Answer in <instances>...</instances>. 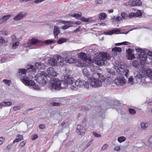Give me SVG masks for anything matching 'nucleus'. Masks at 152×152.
Masks as SVG:
<instances>
[{"instance_id": "f257e3e1", "label": "nucleus", "mask_w": 152, "mask_h": 152, "mask_svg": "<svg viewBox=\"0 0 152 152\" xmlns=\"http://www.w3.org/2000/svg\"><path fill=\"white\" fill-rule=\"evenodd\" d=\"M105 80V77L102 74L97 72H95L93 74L92 76L89 77V83L87 81L78 79L76 81L74 84H72L71 86V89L75 90L76 89L77 87L82 86L88 88L89 84L95 88L99 87L102 86V83Z\"/></svg>"}, {"instance_id": "f03ea898", "label": "nucleus", "mask_w": 152, "mask_h": 152, "mask_svg": "<svg viewBox=\"0 0 152 152\" xmlns=\"http://www.w3.org/2000/svg\"><path fill=\"white\" fill-rule=\"evenodd\" d=\"M95 56L93 60L91 58L84 60H79L76 64L79 67L91 66L92 63H94L99 66L106 65L107 63V60H110L111 56L107 53L104 52L97 53L95 54Z\"/></svg>"}, {"instance_id": "7ed1b4c3", "label": "nucleus", "mask_w": 152, "mask_h": 152, "mask_svg": "<svg viewBox=\"0 0 152 152\" xmlns=\"http://www.w3.org/2000/svg\"><path fill=\"white\" fill-rule=\"evenodd\" d=\"M36 71L34 66L30 65V67L26 70L23 69H19L20 74L21 76V81L26 86H33V88L36 90L40 89V87L37 85H35V83L32 80L33 78L32 74Z\"/></svg>"}, {"instance_id": "20e7f679", "label": "nucleus", "mask_w": 152, "mask_h": 152, "mask_svg": "<svg viewBox=\"0 0 152 152\" xmlns=\"http://www.w3.org/2000/svg\"><path fill=\"white\" fill-rule=\"evenodd\" d=\"M66 85L64 81L55 79L51 81L50 87L52 90H60L66 88Z\"/></svg>"}, {"instance_id": "39448f33", "label": "nucleus", "mask_w": 152, "mask_h": 152, "mask_svg": "<svg viewBox=\"0 0 152 152\" xmlns=\"http://www.w3.org/2000/svg\"><path fill=\"white\" fill-rule=\"evenodd\" d=\"M113 68L117 73L122 75H124L126 77H127L129 70L126 65L121 63L118 65H115Z\"/></svg>"}, {"instance_id": "423d86ee", "label": "nucleus", "mask_w": 152, "mask_h": 152, "mask_svg": "<svg viewBox=\"0 0 152 152\" xmlns=\"http://www.w3.org/2000/svg\"><path fill=\"white\" fill-rule=\"evenodd\" d=\"M36 81L41 86H44L48 83V79L45 73L41 72L37 74L34 77Z\"/></svg>"}, {"instance_id": "0eeeda50", "label": "nucleus", "mask_w": 152, "mask_h": 152, "mask_svg": "<svg viewBox=\"0 0 152 152\" xmlns=\"http://www.w3.org/2000/svg\"><path fill=\"white\" fill-rule=\"evenodd\" d=\"M135 50L139 55V58L140 61H144L147 59V56L146 54L145 53L144 49L140 48H137L135 49Z\"/></svg>"}, {"instance_id": "6e6552de", "label": "nucleus", "mask_w": 152, "mask_h": 152, "mask_svg": "<svg viewBox=\"0 0 152 152\" xmlns=\"http://www.w3.org/2000/svg\"><path fill=\"white\" fill-rule=\"evenodd\" d=\"M40 43V41L38 39L33 38L29 39L27 42L24 45L25 47L31 48L33 45H35Z\"/></svg>"}, {"instance_id": "1a4fd4ad", "label": "nucleus", "mask_w": 152, "mask_h": 152, "mask_svg": "<svg viewBox=\"0 0 152 152\" xmlns=\"http://www.w3.org/2000/svg\"><path fill=\"white\" fill-rule=\"evenodd\" d=\"M64 80L62 81L66 84V88L69 84H71L70 86V88H71V86H72V84H74V83H73L74 82V78L70 77V76L68 75H66L64 76Z\"/></svg>"}, {"instance_id": "9d476101", "label": "nucleus", "mask_w": 152, "mask_h": 152, "mask_svg": "<svg viewBox=\"0 0 152 152\" xmlns=\"http://www.w3.org/2000/svg\"><path fill=\"white\" fill-rule=\"evenodd\" d=\"M126 4V5L131 7L140 6L142 4L140 0H130Z\"/></svg>"}, {"instance_id": "9b49d317", "label": "nucleus", "mask_w": 152, "mask_h": 152, "mask_svg": "<svg viewBox=\"0 0 152 152\" xmlns=\"http://www.w3.org/2000/svg\"><path fill=\"white\" fill-rule=\"evenodd\" d=\"M47 74L46 75L48 76V77H55L57 76V73L53 68L52 67H49L48 68L47 70Z\"/></svg>"}, {"instance_id": "f8f14e48", "label": "nucleus", "mask_w": 152, "mask_h": 152, "mask_svg": "<svg viewBox=\"0 0 152 152\" xmlns=\"http://www.w3.org/2000/svg\"><path fill=\"white\" fill-rule=\"evenodd\" d=\"M57 59L56 55L53 58L48 59L47 62H46V63L48 65L51 66H57L58 61H57Z\"/></svg>"}, {"instance_id": "ddd939ff", "label": "nucleus", "mask_w": 152, "mask_h": 152, "mask_svg": "<svg viewBox=\"0 0 152 152\" xmlns=\"http://www.w3.org/2000/svg\"><path fill=\"white\" fill-rule=\"evenodd\" d=\"M114 82L117 85L121 86L125 83L126 81L123 77H121L115 79Z\"/></svg>"}, {"instance_id": "4468645a", "label": "nucleus", "mask_w": 152, "mask_h": 152, "mask_svg": "<svg viewBox=\"0 0 152 152\" xmlns=\"http://www.w3.org/2000/svg\"><path fill=\"white\" fill-rule=\"evenodd\" d=\"M26 12H21L13 18L14 20L18 21L25 17L26 15Z\"/></svg>"}, {"instance_id": "2eb2a0df", "label": "nucleus", "mask_w": 152, "mask_h": 152, "mask_svg": "<svg viewBox=\"0 0 152 152\" xmlns=\"http://www.w3.org/2000/svg\"><path fill=\"white\" fill-rule=\"evenodd\" d=\"M59 22L65 24L61 27V28L64 29H66L69 27L72 26L73 23L72 21H64L61 20L59 21Z\"/></svg>"}, {"instance_id": "dca6fc26", "label": "nucleus", "mask_w": 152, "mask_h": 152, "mask_svg": "<svg viewBox=\"0 0 152 152\" xmlns=\"http://www.w3.org/2000/svg\"><path fill=\"white\" fill-rule=\"evenodd\" d=\"M120 31V30L118 28H115L113 30L104 32V34L106 35H111L113 34H118Z\"/></svg>"}, {"instance_id": "f3484780", "label": "nucleus", "mask_w": 152, "mask_h": 152, "mask_svg": "<svg viewBox=\"0 0 152 152\" xmlns=\"http://www.w3.org/2000/svg\"><path fill=\"white\" fill-rule=\"evenodd\" d=\"M76 131L78 134L81 135H83L85 134V130L84 127L80 125L77 126Z\"/></svg>"}, {"instance_id": "a211bd4d", "label": "nucleus", "mask_w": 152, "mask_h": 152, "mask_svg": "<svg viewBox=\"0 0 152 152\" xmlns=\"http://www.w3.org/2000/svg\"><path fill=\"white\" fill-rule=\"evenodd\" d=\"M12 37L13 43L12 48L13 49H15L18 46L19 42L17 40V39L16 38L15 36L12 35Z\"/></svg>"}, {"instance_id": "6ab92c4d", "label": "nucleus", "mask_w": 152, "mask_h": 152, "mask_svg": "<svg viewBox=\"0 0 152 152\" xmlns=\"http://www.w3.org/2000/svg\"><path fill=\"white\" fill-rule=\"evenodd\" d=\"M12 103L11 102H3L0 103V109H2L3 107H8L12 105Z\"/></svg>"}, {"instance_id": "aec40b11", "label": "nucleus", "mask_w": 152, "mask_h": 152, "mask_svg": "<svg viewBox=\"0 0 152 152\" xmlns=\"http://www.w3.org/2000/svg\"><path fill=\"white\" fill-rule=\"evenodd\" d=\"M57 60L58 61L57 65H61L64 64V58L60 56L57 55Z\"/></svg>"}, {"instance_id": "412c9836", "label": "nucleus", "mask_w": 152, "mask_h": 152, "mask_svg": "<svg viewBox=\"0 0 152 152\" xmlns=\"http://www.w3.org/2000/svg\"><path fill=\"white\" fill-rule=\"evenodd\" d=\"M35 66L37 68L43 69L45 68L46 65L43 63H41L40 62H36L35 64Z\"/></svg>"}, {"instance_id": "4be33fe9", "label": "nucleus", "mask_w": 152, "mask_h": 152, "mask_svg": "<svg viewBox=\"0 0 152 152\" xmlns=\"http://www.w3.org/2000/svg\"><path fill=\"white\" fill-rule=\"evenodd\" d=\"M148 123L145 121H142L140 124V129L142 130H145L148 126Z\"/></svg>"}, {"instance_id": "5701e85b", "label": "nucleus", "mask_w": 152, "mask_h": 152, "mask_svg": "<svg viewBox=\"0 0 152 152\" xmlns=\"http://www.w3.org/2000/svg\"><path fill=\"white\" fill-rule=\"evenodd\" d=\"M60 33V31L59 27L56 26H55L53 30V34L55 37L56 38L57 37Z\"/></svg>"}, {"instance_id": "b1692460", "label": "nucleus", "mask_w": 152, "mask_h": 152, "mask_svg": "<svg viewBox=\"0 0 152 152\" xmlns=\"http://www.w3.org/2000/svg\"><path fill=\"white\" fill-rule=\"evenodd\" d=\"M16 137L17 138L13 141V143L19 142L23 139V136L21 135L18 134L16 136Z\"/></svg>"}, {"instance_id": "393cba45", "label": "nucleus", "mask_w": 152, "mask_h": 152, "mask_svg": "<svg viewBox=\"0 0 152 152\" xmlns=\"http://www.w3.org/2000/svg\"><path fill=\"white\" fill-rule=\"evenodd\" d=\"M65 59L66 61L69 63H73L76 62V60L72 57H66Z\"/></svg>"}, {"instance_id": "a878e982", "label": "nucleus", "mask_w": 152, "mask_h": 152, "mask_svg": "<svg viewBox=\"0 0 152 152\" xmlns=\"http://www.w3.org/2000/svg\"><path fill=\"white\" fill-rule=\"evenodd\" d=\"M78 56H79V57L81 59H83L85 60L88 59V58H90L87 57L86 54L83 52L80 53Z\"/></svg>"}, {"instance_id": "bb28decb", "label": "nucleus", "mask_w": 152, "mask_h": 152, "mask_svg": "<svg viewBox=\"0 0 152 152\" xmlns=\"http://www.w3.org/2000/svg\"><path fill=\"white\" fill-rule=\"evenodd\" d=\"M107 16V14L104 13H101L99 15V19L101 20H104Z\"/></svg>"}, {"instance_id": "cd10ccee", "label": "nucleus", "mask_w": 152, "mask_h": 152, "mask_svg": "<svg viewBox=\"0 0 152 152\" xmlns=\"http://www.w3.org/2000/svg\"><path fill=\"white\" fill-rule=\"evenodd\" d=\"M122 49L120 47H115L112 49V51L113 53L116 52H121L122 51Z\"/></svg>"}, {"instance_id": "c85d7f7f", "label": "nucleus", "mask_w": 152, "mask_h": 152, "mask_svg": "<svg viewBox=\"0 0 152 152\" xmlns=\"http://www.w3.org/2000/svg\"><path fill=\"white\" fill-rule=\"evenodd\" d=\"M146 73L147 75L151 79L152 78V69H148L146 70Z\"/></svg>"}, {"instance_id": "c756f323", "label": "nucleus", "mask_w": 152, "mask_h": 152, "mask_svg": "<svg viewBox=\"0 0 152 152\" xmlns=\"http://www.w3.org/2000/svg\"><path fill=\"white\" fill-rule=\"evenodd\" d=\"M11 17V15H4L3 16L2 18L3 20V21L4 23L6 22L7 20L10 18Z\"/></svg>"}, {"instance_id": "7c9ffc66", "label": "nucleus", "mask_w": 152, "mask_h": 152, "mask_svg": "<svg viewBox=\"0 0 152 152\" xmlns=\"http://www.w3.org/2000/svg\"><path fill=\"white\" fill-rule=\"evenodd\" d=\"M80 20L82 21L86 22H89L92 21V19L91 18H85L83 17L81 18Z\"/></svg>"}, {"instance_id": "2f4dec72", "label": "nucleus", "mask_w": 152, "mask_h": 152, "mask_svg": "<svg viewBox=\"0 0 152 152\" xmlns=\"http://www.w3.org/2000/svg\"><path fill=\"white\" fill-rule=\"evenodd\" d=\"M67 40V39L66 38H61L58 40L57 42L58 44H61L65 42Z\"/></svg>"}, {"instance_id": "473e14b6", "label": "nucleus", "mask_w": 152, "mask_h": 152, "mask_svg": "<svg viewBox=\"0 0 152 152\" xmlns=\"http://www.w3.org/2000/svg\"><path fill=\"white\" fill-rule=\"evenodd\" d=\"M135 79H136V81L137 83L141 82L142 76L140 75L137 74L136 76H135Z\"/></svg>"}, {"instance_id": "72a5a7b5", "label": "nucleus", "mask_w": 152, "mask_h": 152, "mask_svg": "<svg viewBox=\"0 0 152 152\" xmlns=\"http://www.w3.org/2000/svg\"><path fill=\"white\" fill-rule=\"evenodd\" d=\"M126 140V138L124 136H121L119 137L117 139L118 141L120 142H122Z\"/></svg>"}, {"instance_id": "f704fd0d", "label": "nucleus", "mask_w": 152, "mask_h": 152, "mask_svg": "<svg viewBox=\"0 0 152 152\" xmlns=\"http://www.w3.org/2000/svg\"><path fill=\"white\" fill-rule=\"evenodd\" d=\"M122 20V19L120 16H118L113 19V22L115 23H118Z\"/></svg>"}, {"instance_id": "c9c22d12", "label": "nucleus", "mask_w": 152, "mask_h": 152, "mask_svg": "<svg viewBox=\"0 0 152 152\" xmlns=\"http://www.w3.org/2000/svg\"><path fill=\"white\" fill-rule=\"evenodd\" d=\"M42 42H44L47 44H50L53 43L55 42V40L53 39H48L45 40L44 41H42Z\"/></svg>"}, {"instance_id": "e433bc0d", "label": "nucleus", "mask_w": 152, "mask_h": 152, "mask_svg": "<svg viewBox=\"0 0 152 152\" xmlns=\"http://www.w3.org/2000/svg\"><path fill=\"white\" fill-rule=\"evenodd\" d=\"M23 107V105L20 104L18 105H17L14 107H13V110L15 111L18 110H20Z\"/></svg>"}, {"instance_id": "4c0bfd02", "label": "nucleus", "mask_w": 152, "mask_h": 152, "mask_svg": "<svg viewBox=\"0 0 152 152\" xmlns=\"http://www.w3.org/2000/svg\"><path fill=\"white\" fill-rule=\"evenodd\" d=\"M121 16L124 19H127L128 18V15L127 14L124 12H121Z\"/></svg>"}, {"instance_id": "58836bf2", "label": "nucleus", "mask_w": 152, "mask_h": 152, "mask_svg": "<svg viewBox=\"0 0 152 152\" xmlns=\"http://www.w3.org/2000/svg\"><path fill=\"white\" fill-rule=\"evenodd\" d=\"M128 83L131 85H133L134 83L133 78L132 76H131L129 78Z\"/></svg>"}, {"instance_id": "ea45409f", "label": "nucleus", "mask_w": 152, "mask_h": 152, "mask_svg": "<svg viewBox=\"0 0 152 152\" xmlns=\"http://www.w3.org/2000/svg\"><path fill=\"white\" fill-rule=\"evenodd\" d=\"M83 73L84 75L86 76H88L89 75V72L86 69L84 68L83 69Z\"/></svg>"}, {"instance_id": "a19ab883", "label": "nucleus", "mask_w": 152, "mask_h": 152, "mask_svg": "<svg viewBox=\"0 0 152 152\" xmlns=\"http://www.w3.org/2000/svg\"><path fill=\"white\" fill-rule=\"evenodd\" d=\"M127 57L128 59L132 60L134 58L135 56L134 54L132 53L127 55Z\"/></svg>"}, {"instance_id": "79ce46f5", "label": "nucleus", "mask_w": 152, "mask_h": 152, "mask_svg": "<svg viewBox=\"0 0 152 152\" xmlns=\"http://www.w3.org/2000/svg\"><path fill=\"white\" fill-rule=\"evenodd\" d=\"M81 13H80L79 14H75L72 15V16L73 17H74L76 18H79L81 17Z\"/></svg>"}, {"instance_id": "37998d69", "label": "nucleus", "mask_w": 152, "mask_h": 152, "mask_svg": "<svg viewBox=\"0 0 152 152\" xmlns=\"http://www.w3.org/2000/svg\"><path fill=\"white\" fill-rule=\"evenodd\" d=\"M121 148L120 147V145L115 146L113 148L114 151L119 152L121 150Z\"/></svg>"}, {"instance_id": "c03bdc74", "label": "nucleus", "mask_w": 152, "mask_h": 152, "mask_svg": "<svg viewBox=\"0 0 152 152\" xmlns=\"http://www.w3.org/2000/svg\"><path fill=\"white\" fill-rule=\"evenodd\" d=\"M129 113L132 115H134L136 113V111L133 109L129 108Z\"/></svg>"}, {"instance_id": "a18cd8bd", "label": "nucleus", "mask_w": 152, "mask_h": 152, "mask_svg": "<svg viewBox=\"0 0 152 152\" xmlns=\"http://www.w3.org/2000/svg\"><path fill=\"white\" fill-rule=\"evenodd\" d=\"M3 82L4 84L7 85L8 86H9L11 83V81L10 80L4 79L3 80Z\"/></svg>"}, {"instance_id": "49530a36", "label": "nucleus", "mask_w": 152, "mask_h": 152, "mask_svg": "<svg viewBox=\"0 0 152 152\" xmlns=\"http://www.w3.org/2000/svg\"><path fill=\"white\" fill-rule=\"evenodd\" d=\"M136 16V14L132 12L130 13L128 15V18L129 19L133 17H135Z\"/></svg>"}, {"instance_id": "de8ad7c7", "label": "nucleus", "mask_w": 152, "mask_h": 152, "mask_svg": "<svg viewBox=\"0 0 152 152\" xmlns=\"http://www.w3.org/2000/svg\"><path fill=\"white\" fill-rule=\"evenodd\" d=\"M136 17H140L141 16L142 14V12L140 10H138L136 13Z\"/></svg>"}, {"instance_id": "09e8293b", "label": "nucleus", "mask_w": 152, "mask_h": 152, "mask_svg": "<svg viewBox=\"0 0 152 152\" xmlns=\"http://www.w3.org/2000/svg\"><path fill=\"white\" fill-rule=\"evenodd\" d=\"M132 64L133 66L136 67L139 65V62L137 60H134L132 62Z\"/></svg>"}, {"instance_id": "8fccbe9b", "label": "nucleus", "mask_w": 152, "mask_h": 152, "mask_svg": "<svg viewBox=\"0 0 152 152\" xmlns=\"http://www.w3.org/2000/svg\"><path fill=\"white\" fill-rule=\"evenodd\" d=\"M60 104L58 102H52L50 103L51 105L54 106H59Z\"/></svg>"}, {"instance_id": "3c124183", "label": "nucleus", "mask_w": 152, "mask_h": 152, "mask_svg": "<svg viewBox=\"0 0 152 152\" xmlns=\"http://www.w3.org/2000/svg\"><path fill=\"white\" fill-rule=\"evenodd\" d=\"M108 145L107 144H105L102 147L101 149L102 151H104L108 147Z\"/></svg>"}, {"instance_id": "603ef678", "label": "nucleus", "mask_w": 152, "mask_h": 152, "mask_svg": "<svg viewBox=\"0 0 152 152\" xmlns=\"http://www.w3.org/2000/svg\"><path fill=\"white\" fill-rule=\"evenodd\" d=\"M107 83L108 84H111L113 82H114V80H113L111 78H109L107 79Z\"/></svg>"}, {"instance_id": "864d4df0", "label": "nucleus", "mask_w": 152, "mask_h": 152, "mask_svg": "<svg viewBox=\"0 0 152 152\" xmlns=\"http://www.w3.org/2000/svg\"><path fill=\"white\" fill-rule=\"evenodd\" d=\"M5 42V39L2 37H0V43L2 44L4 43Z\"/></svg>"}, {"instance_id": "5fc2aeb1", "label": "nucleus", "mask_w": 152, "mask_h": 152, "mask_svg": "<svg viewBox=\"0 0 152 152\" xmlns=\"http://www.w3.org/2000/svg\"><path fill=\"white\" fill-rule=\"evenodd\" d=\"M93 134L94 135V136L96 137H101V134H98L94 132H93Z\"/></svg>"}, {"instance_id": "6e6d98bb", "label": "nucleus", "mask_w": 152, "mask_h": 152, "mask_svg": "<svg viewBox=\"0 0 152 152\" xmlns=\"http://www.w3.org/2000/svg\"><path fill=\"white\" fill-rule=\"evenodd\" d=\"M5 140V139L3 137H0V144L1 145H2L3 143L4 142Z\"/></svg>"}, {"instance_id": "4d7b16f0", "label": "nucleus", "mask_w": 152, "mask_h": 152, "mask_svg": "<svg viewBox=\"0 0 152 152\" xmlns=\"http://www.w3.org/2000/svg\"><path fill=\"white\" fill-rule=\"evenodd\" d=\"M26 142L24 141L21 142L19 144V146L20 147L24 146L26 144Z\"/></svg>"}, {"instance_id": "13d9d810", "label": "nucleus", "mask_w": 152, "mask_h": 152, "mask_svg": "<svg viewBox=\"0 0 152 152\" xmlns=\"http://www.w3.org/2000/svg\"><path fill=\"white\" fill-rule=\"evenodd\" d=\"M127 55L132 54L133 52L132 50L130 49H129L126 50Z\"/></svg>"}, {"instance_id": "bf43d9fd", "label": "nucleus", "mask_w": 152, "mask_h": 152, "mask_svg": "<svg viewBox=\"0 0 152 152\" xmlns=\"http://www.w3.org/2000/svg\"><path fill=\"white\" fill-rule=\"evenodd\" d=\"M45 0H35L34 2L36 4H39L44 1Z\"/></svg>"}, {"instance_id": "052dcab7", "label": "nucleus", "mask_w": 152, "mask_h": 152, "mask_svg": "<svg viewBox=\"0 0 152 152\" xmlns=\"http://www.w3.org/2000/svg\"><path fill=\"white\" fill-rule=\"evenodd\" d=\"M148 55L150 58L152 59V51H149L148 53Z\"/></svg>"}, {"instance_id": "680f3d73", "label": "nucleus", "mask_w": 152, "mask_h": 152, "mask_svg": "<svg viewBox=\"0 0 152 152\" xmlns=\"http://www.w3.org/2000/svg\"><path fill=\"white\" fill-rule=\"evenodd\" d=\"M37 137V135L36 134H34L32 135L31 137V139L33 140H34L36 139Z\"/></svg>"}, {"instance_id": "e2e57ef3", "label": "nucleus", "mask_w": 152, "mask_h": 152, "mask_svg": "<svg viewBox=\"0 0 152 152\" xmlns=\"http://www.w3.org/2000/svg\"><path fill=\"white\" fill-rule=\"evenodd\" d=\"M39 127L40 129H43L45 128V126L43 124H40L39 125Z\"/></svg>"}, {"instance_id": "0e129e2a", "label": "nucleus", "mask_w": 152, "mask_h": 152, "mask_svg": "<svg viewBox=\"0 0 152 152\" xmlns=\"http://www.w3.org/2000/svg\"><path fill=\"white\" fill-rule=\"evenodd\" d=\"M79 50H73L71 51V53L72 54L77 53L79 52Z\"/></svg>"}, {"instance_id": "69168bd1", "label": "nucleus", "mask_w": 152, "mask_h": 152, "mask_svg": "<svg viewBox=\"0 0 152 152\" xmlns=\"http://www.w3.org/2000/svg\"><path fill=\"white\" fill-rule=\"evenodd\" d=\"M148 142L151 145H152V136H151L148 140Z\"/></svg>"}, {"instance_id": "338daca9", "label": "nucleus", "mask_w": 152, "mask_h": 152, "mask_svg": "<svg viewBox=\"0 0 152 152\" xmlns=\"http://www.w3.org/2000/svg\"><path fill=\"white\" fill-rule=\"evenodd\" d=\"M121 43H122V45H129V44H130V43L129 42H123Z\"/></svg>"}, {"instance_id": "774afa93", "label": "nucleus", "mask_w": 152, "mask_h": 152, "mask_svg": "<svg viewBox=\"0 0 152 152\" xmlns=\"http://www.w3.org/2000/svg\"><path fill=\"white\" fill-rule=\"evenodd\" d=\"M102 0H97L96 1V3L97 4H100L102 3Z\"/></svg>"}]
</instances>
